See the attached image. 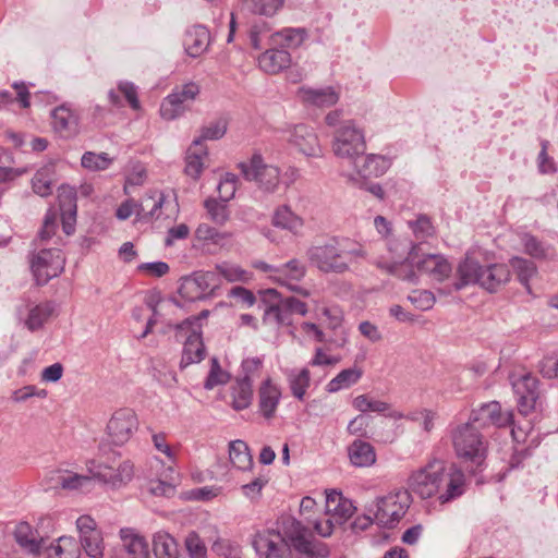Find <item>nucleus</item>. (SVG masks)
<instances>
[{"label":"nucleus","instance_id":"obj_1","mask_svg":"<svg viewBox=\"0 0 558 558\" xmlns=\"http://www.w3.org/2000/svg\"><path fill=\"white\" fill-rule=\"evenodd\" d=\"M283 534L274 530L258 532L253 538V547L263 558H290L291 549L307 556H315L312 532L294 518L282 522Z\"/></svg>","mask_w":558,"mask_h":558},{"label":"nucleus","instance_id":"obj_2","mask_svg":"<svg viewBox=\"0 0 558 558\" xmlns=\"http://www.w3.org/2000/svg\"><path fill=\"white\" fill-rule=\"evenodd\" d=\"M87 471L90 475H80L73 472H60L58 484L68 490L88 489L92 478H96L112 487H120L128 484L134 475V465L130 460L121 462L118 468L109 465L97 460L86 462Z\"/></svg>","mask_w":558,"mask_h":558},{"label":"nucleus","instance_id":"obj_3","mask_svg":"<svg viewBox=\"0 0 558 558\" xmlns=\"http://www.w3.org/2000/svg\"><path fill=\"white\" fill-rule=\"evenodd\" d=\"M312 265L323 272L342 274L349 269L354 257H363L364 251L357 243L349 240H331L311 246L306 252Z\"/></svg>","mask_w":558,"mask_h":558},{"label":"nucleus","instance_id":"obj_4","mask_svg":"<svg viewBox=\"0 0 558 558\" xmlns=\"http://www.w3.org/2000/svg\"><path fill=\"white\" fill-rule=\"evenodd\" d=\"M386 247L389 257L380 256L376 258L375 265L408 282H416L417 275L414 270V262L417 253L421 251L420 245L413 244L407 238L390 236L386 239Z\"/></svg>","mask_w":558,"mask_h":558},{"label":"nucleus","instance_id":"obj_5","mask_svg":"<svg viewBox=\"0 0 558 558\" xmlns=\"http://www.w3.org/2000/svg\"><path fill=\"white\" fill-rule=\"evenodd\" d=\"M244 179L254 182L265 194H275L281 183V171L277 166L265 163L260 154H254L248 161L239 163Z\"/></svg>","mask_w":558,"mask_h":558},{"label":"nucleus","instance_id":"obj_6","mask_svg":"<svg viewBox=\"0 0 558 558\" xmlns=\"http://www.w3.org/2000/svg\"><path fill=\"white\" fill-rule=\"evenodd\" d=\"M410 505L407 492L391 493L369 504L366 510L373 513L377 524L391 529L404 517Z\"/></svg>","mask_w":558,"mask_h":558},{"label":"nucleus","instance_id":"obj_7","mask_svg":"<svg viewBox=\"0 0 558 558\" xmlns=\"http://www.w3.org/2000/svg\"><path fill=\"white\" fill-rule=\"evenodd\" d=\"M452 442L459 458L481 465L486 458V445L476 426L466 422L452 432Z\"/></svg>","mask_w":558,"mask_h":558},{"label":"nucleus","instance_id":"obj_8","mask_svg":"<svg viewBox=\"0 0 558 558\" xmlns=\"http://www.w3.org/2000/svg\"><path fill=\"white\" fill-rule=\"evenodd\" d=\"M448 463L438 458L430 459L424 466L413 471L408 480L409 488L423 499L439 493V485Z\"/></svg>","mask_w":558,"mask_h":558},{"label":"nucleus","instance_id":"obj_9","mask_svg":"<svg viewBox=\"0 0 558 558\" xmlns=\"http://www.w3.org/2000/svg\"><path fill=\"white\" fill-rule=\"evenodd\" d=\"M366 150L365 135L353 120H345L333 133L332 151L350 162Z\"/></svg>","mask_w":558,"mask_h":558},{"label":"nucleus","instance_id":"obj_10","mask_svg":"<svg viewBox=\"0 0 558 558\" xmlns=\"http://www.w3.org/2000/svg\"><path fill=\"white\" fill-rule=\"evenodd\" d=\"M199 93V84L193 81L175 86L162 100L160 105V116L162 119L168 121L181 117L196 99Z\"/></svg>","mask_w":558,"mask_h":558},{"label":"nucleus","instance_id":"obj_11","mask_svg":"<svg viewBox=\"0 0 558 558\" xmlns=\"http://www.w3.org/2000/svg\"><path fill=\"white\" fill-rule=\"evenodd\" d=\"M284 138L298 153L307 158H322L324 149L315 130L307 124H295L287 128Z\"/></svg>","mask_w":558,"mask_h":558},{"label":"nucleus","instance_id":"obj_12","mask_svg":"<svg viewBox=\"0 0 558 558\" xmlns=\"http://www.w3.org/2000/svg\"><path fill=\"white\" fill-rule=\"evenodd\" d=\"M64 268V257L59 248L40 250L31 260V269L37 284H46Z\"/></svg>","mask_w":558,"mask_h":558},{"label":"nucleus","instance_id":"obj_13","mask_svg":"<svg viewBox=\"0 0 558 558\" xmlns=\"http://www.w3.org/2000/svg\"><path fill=\"white\" fill-rule=\"evenodd\" d=\"M57 305L52 301L33 303L28 300L17 306L16 313L20 320L31 332L41 329L46 323L56 314Z\"/></svg>","mask_w":558,"mask_h":558},{"label":"nucleus","instance_id":"obj_14","mask_svg":"<svg viewBox=\"0 0 558 558\" xmlns=\"http://www.w3.org/2000/svg\"><path fill=\"white\" fill-rule=\"evenodd\" d=\"M138 427L136 414L131 409L116 411L107 424V433L110 440L118 446L130 440Z\"/></svg>","mask_w":558,"mask_h":558},{"label":"nucleus","instance_id":"obj_15","mask_svg":"<svg viewBox=\"0 0 558 558\" xmlns=\"http://www.w3.org/2000/svg\"><path fill=\"white\" fill-rule=\"evenodd\" d=\"M80 542L83 550L89 558L104 557V537L97 529L95 520L89 515H81L76 520Z\"/></svg>","mask_w":558,"mask_h":558},{"label":"nucleus","instance_id":"obj_16","mask_svg":"<svg viewBox=\"0 0 558 558\" xmlns=\"http://www.w3.org/2000/svg\"><path fill=\"white\" fill-rule=\"evenodd\" d=\"M465 474L456 464L450 463L442 475L439 493L435 496L441 505H445L461 497L465 493Z\"/></svg>","mask_w":558,"mask_h":558},{"label":"nucleus","instance_id":"obj_17","mask_svg":"<svg viewBox=\"0 0 558 558\" xmlns=\"http://www.w3.org/2000/svg\"><path fill=\"white\" fill-rule=\"evenodd\" d=\"M512 389L518 399V408L521 414L531 413L539 397L538 379L531 375L524 374L511 380Z\"/></svg>","mask_w":558,"mask_h":558},{"label":"nucleus","instance_id":"obj_18","mask_svg":"<svg viewBox=\"0 0 558 558\" xmlns=\"http://www.w3.org/2000/svg\"><path fill=\"white\" fill-rule=\"evenodd\" d=\"M513 420L512 412H501L499 402L492 401L482 404L478 409L473 410L469 422L478 428L487 426L504 427L510 425Z\"/></svg>","mask_w":558,"mask_h":558},{"label":"nucleus","instance_id":"obj_19","mask_svg":"<svg viewBox=\"0 0 558 558\" xmlns=\"http://www.w3.org/2000/svg\"><path fill=\"white\" fill-rule=\"evenodd\" d=\"M306 274L305 265L299 259H291L275 269L272 278L289 290L296 292L305 298L310 296V291L300 287L296 282L302 280Z\"/></svg>","mask_w":558,"mask_h":558},{"label":"nucleus","instance_id":"obj_20","mask_svg":"<svg viewBox=\"0 0 558 558\" xmlns=\"http://www.w3.org/2000/svg\"><path fill=\"white\" fill-rule=\"evenodd\" d=\"M121 541L120 558H150L149 545L146 538L132 527L119 531Z\"/></svg>","mask_w":558,"mask_h":558},{"label":"nucleus","instance_id":"obj_21","mask_svg":"<svg viewBox=\"0 0 558 558\" xmlns=\"http://www.w3.org/2000/svg\"><path fill=\"white\" fill-rule=\"evenodd\" d=\"M428 274L433 280L442 282L449 278L452 267L450 263L439 254H420L414 262V270Z\"/></svg>","mask_w":558,"mask_h":558},{"label":"nucleus","instance_id":"obj_22","mask_svg":"<svg viewBox=\"0 0 558 558\" xmlns=\"http://www.w3.org/2000/svg\"><path fill=\"white\" fill-rule=\"evenodd\" d=\"M76 196L74 189L69 185H62L59 189L58 202L63 231L66 234H72L74 232L77 214Z\"/></svg>","mask_w":558,"mask_h":558},{"label":"nucleus","instance_id":"obj_23","mask_svg":"<svg viewBox=\"0 0 558 558\" xmlns=\"http://www.w3.org/2000/svg\"><path fill=\"white\" fill-rule=\"evenodd\" d=\"M281 399V390L271 378H266L258 389V410L266 418L275 417Z\"/></svg>","mask_w":558,"mask_h":558},{"label":"nucleus","instance_id":"obj_24","mask_svg":"<svg viewBox=\"0 0 558 558\" xmlns=\"http://www.w3.org/2000/svg\"><path fill=\"white\" fill-rule=\"evenodd\" d=\"M351 163L354 166L357 174L362 178L380 177L390 167V159L376 154L360 155Z\"/></svg>","mask_w":558,"mask_h":558},{"label":"nucleus","instance_id":"obj_25","mask_svg":"<svg viewBox=\"0 0 558 558\" xmlns=\"http://www.w3.org/2000/svg\"><path fill=\"white\" fill-rule=\"evenodd\" d=\"M177 338L185 337L183 353L180 361V367L185 368L191 364L199 363L205 357V345L202 340V336L197 333V329L195 331H184L181 336H178V331H175Z\"/></svg>","mask_w":558,"mask_h":558},{"label":"nucleus","instance_id":"obj_26","mask_svg":"<svg viewBox=\"0 0 558 558\" xmlns=\"http://www.w3.org/2000/svg\"><path fill=\"white\" fill-rule=\"evenodd\" d=\"M352 501L344 498L341 493L331 492L326 496V515L331 518L337 525H342L354 513Z\"/></svg>","mask_w":558,"mask_h":558},{"label":"nucleus","instance_id":"obj_27","mask_svg":"<svg viewBox=\"0 0 558 558\" xmlns=\"http://www.w3.org/2000/svg\"><path fill=\"white\" fill-rule=\"evenodd\" d=\"M210 44L209 31L203 25H194L189 28L184 36V49L192 58L201 57L207 51Z\"/></svg>","mask_w":558,"mask_h":558},{"label":"nucleus","instance_id":"obj_28","mask_svg":"<svg viewBox=\"0 0 558 558\" xmlns=\"http://www.w3.org/2000/svg\"><path fill=\"white\" fill-rule=\"evenodd\" d=\"M52 128L61 136L68 137L76 134L78 116L68 106L61 105L51 111Z\"/></svg>","mask_w":558,"mask_h":558},{"label":"nucleus","instance_id":"obj_29","mask_svg":"<svg viewBox=\"0 0 558 558\" xmlns=\"http://www.w3.org/2000/svg\"><path fill=\"white\" fill-rule=\"evenodd\" d=\"M510 279V270L505 264H492L483 267L478 284L489 292L497 291Z\"/></svg>","mask_w":558,"mask_h":558},{"label":"nucleus","instance_id":"obj_30","mask_svg":"<svg viewBox=\"0 0 558 558\" xmlns=\"http://www.w3.org/2000/svg\"><path fill=\"white\" fill-rule=\"evenodd\" d=\"M290 64L291 54L287 49H268L258 57L259 68L269 74H277Z\"/></svg>","mask_w":558,"mask_h":558},{"label":"nucleus","instance_id":"obj_31","mask_svg":"<svg viewBox=\"0 0 558 558\" xmlns=\"http://www.w3.org/2000/svg\"><path fill=\"white\" fill-rule=\"evenodd\" d=\"M14 537L16 543L28 554L37 556L40 554L45 541L39 536L38 532L34 530L27 522L17 524Z\"/></svg>","mask_w":558,"mask_h":558},{"label":"nucleus","instance_id":"obj_32","mask_svg":"<svg viewBox=\"0 0 558 558\" xmlns=\"http://www.w3.org/2000/svg\"><path fill=\"white\" fill-rule=\"evenodd\" d=\"M326 317L327 328L333 331V336L329 338L330 345L342 348L347 343V333L342 326L343 312L337 306L326 307L323 311Z\"/></svg>","mask_w":558,"mask_h":558},{"label":"nucleus","instance_id":"obj_33","mask_svg":"<svg viewBox=\"0 0 558 558\" xmlns=\"http://www.w3.org/2000/svg\"><path fill=\"white\" fill-rule=\"evenodd\" d=\"M299 95L304 102L319 108H327L336 105L339 94L332 87L325 88H300Z\"/></svg>","mask_w":558,"mask_h":558},{"label":"nucleus","instance_id":"obj_34","mask_svg":"<svg viewBox=\"0 0 558 558\" xmlns=\"http://www.w3.org/2000/svg\"><path fill=\"white\" fill-rule=\"evenodd\" d=\"M350 461L359 468H367L376 462L374 447L362 439L354 440L348 448Z\"/></svg>","mask_w":558,"mask_h":558},{"label":"nucleus","instance_id":"obj_35","mask_svg":"<svg viewBox=\"0 0 558 558\" xmlns=\"http://www.w3.org/2000/svg\"><path fill=\"white\" fill-rule=\"evenodd\" d=\"M153 551L155 558H180L177 539L165 531H159L154 534Z\"/></svg>","mask_w":558,"mask_h":558},{"label":"nucleus","instance_id":"obj_36","mask_svg":"<svg viewBox=\"0 0 558 558\" xmlns=\"http://www.w3.org/2000/svg\"><path fill=\"white\" fill-rule=\"evenodd\" d=\"M165 199L163 193L158 190L147 192L137 204L136 215L143 219L159 217Z\"/></svg>","mask_w":558,"mask_h":558},{"label":"nucleus","instance_id":"obj_37","mask_svg":"<svg viewBox=\"0 0 558 558\" xmlns=\"http://www.w3.org/2000/svg\"><path fill=\"white\" fill-rule=\"evenodd\" d=\"M483 266L478 264V262L465 258L460 263L458 267V276L459 280L454 282V290H461L465 286L469 284H478L480 276L482 274Z\"/></svg>","mask_w":558,"mask_h":558},{"label":"nucleus","instance_id":"obj_38","mask_svg":"<svg viewBox=\"0 0 558 558\" xmlns=\"http://www.w3.org/2000/svg\"><path fill=\"white\" fill-rule=\"evenodd\" d=\"M287 381L292 396L302 401L311 384V373L307 368L290 369L287 372Z\"/></svg>","mask_w":558,"mask_h":558},{"label":"nucleus","instance_id":"obj_39","mask_svg":"<svg viewBox=\"0 0 558 558\" xmlns=\"http://www.w3.org/2000/svg\"><path fill=\"white\" fill-rule=\"evenodd\" d=\"M272 223L281 229L298 234L304 225L303 219L294 214L287 205L280 206L274 214Z\"/></svg>","mask_w":558,"mask_h":558},{"label":"nucleus","instance_id":"obj_40","mask_svg":"<svg viewBox=\"0 0 558 558\" xmlns=\"http://www.w3.org/2000/svg\"><path fill=\"white\" fill-rule=\"evenodd\" d=\"M363 376V371L360 367L353 366L342 369L336 377H333L326 386L329 393H336L342 389H348L355 385Z\"/></svg>","mask_w":558,"mask_h":558},{"label":"nucleus","instance_id":"obj_41","mask_svg":"<svg viewBox=\"0 0 558 558\" xmlns=\"http://www.w3.org/2000/svg\"><path fill=\"white\" fill-rule=\"evenodd\" d=\"M251 378H239L232 387V402L231 405L235 411L247 409L253 399Z\"/></svg>","mask_w":558,"mask_h":558},{"label":"nucleus","instance_id":"obj_42","mask_svg":"<svg viewBox=\"0 0 558 558\" xmlns=\"http://www.w3.org/2000/svg\"><path fill=\"white\" fill-rule=\"evenodd\" d=\"M307 38V31L303 27H287L274 35V40L280 44L282 49H294L300 47Z\"/></svg>","mask_w":558,"mask_h":558},{"label":"nucleus","instance_id":"obj_43","mask_svg":"<svg viewBox=\"0 0 558 558\" xmlns=\"http://www.w3.org/2000/svg\"><path fill=\"white\" fill-rule=\"evenodd\" d=\"M229 457L231 463L240 470H247L253 464V458L250 453L248 446L240 439L230 442Z\"/></svg>","mask_w":558,"mask_h":558},{"label":"nucleus","instance_id":"obj_44","mask_svg":"<svg viewBox=\"0 0 558 558\" xmlns=\"http://www.w3.org/2000/svg\"><path fill=\"white\" fill-rule=\"evenodd\" d=\"M215 269L220 277L225 278L228 282H242L247 283L252 280L253 274L243 269L241 266L222 262L215 266Z\"/></svg>","mask_w":558,"mask_h":558},{"label":"nucleus","instance_id":"obj_45","mask_svg":"<svg viewBox=\"0 0 558 558\" xmlns=\"http://www.w3.org/2000/svg\"><path fill=\"white\" fill-rule=\"evenodd\" d=\"M206 157V147L198 146L196 148L193 143L186 153L185 173L193 179H198L203 171L204 158Z\"/></svg>","mask_w":558,"mask_h":558},{"label":"nucleus","instance_id":"obj_46","mask_svg":"<svg viewBox=\"0 0 558 558\" xmlns=\"http://www.w3.org/2000/svg\"><path fill=\"white\" fill-rule=\"evenodd\" d=\"M187 282L196 286L205 295H214L221 283L216 269L213 271L197 272L192 279L187 280Z\"/></svg>","mask_w":558,"mask_h":558},{"label":"nucleus","instance_id":"obj_47","mask_svg":"<svg viewBox=\"0 0 558 558\" xmlns=\"http://www.w3.org/2000/svg\"><path fill=\"white\" fill-rule=\"evenodd\" d=\"M204 207L209 219L217 226H225L230 219L227 202L210 197L204 202Z\"/></svg>","mask_w":558,"mask_h":558},{"label":"nucleus","instance_id":"obj_48","mask_svg":"<svg viewBox=\"0 0 558 558\" xmlns=\"http://www.w3.org/2000/svg\"><path fill=\"white\" fill-rule=\"evenodd\" d=\"M242 4L251 13L272 16L284 3V0H241Z\"/></svg>","mask_w":558,"mask_h":558},{"label":"nucleus","instance_id":"obj_49","mask_svg":"<svg viewBox=\"0 0 558 558\" xmlns=\"http://www.w3.org/2000/svg\"><path fill=\"white\" fill-rule=\"evenodd\" d=\"M228 129V121L225 118H219L208 125L204 126L201 131V136L195 138L194 146L197 148L198 146H203L204 141H216L221 138Z\"/></svg>","mask_w":558,"mask_h":558},{"label":"nucleus","instance_id":"obj_50","mask_svg":"<svg viewBox=\"0 0 558 558\" xmlns=\"http://www.w3.org/2000/svg\"><path fill=\"white\" fill-rule=\"evenodd\" d=\"M408 227L411 229L414 236L420 241H425L435 235L436 229L433 226L430 218L426 215H418L416 219L409 220Z\"/></svg>","mask_w":558,"mask_h":558},{"label":"nucleus","instance_id":"obj_51","mask_svg":"<svg viewBox=\"0 0 558 558\" xmlns=\"http://www.w3.org/2000/svg\"><path fill=\"white\" fill-rule=\"evenodd\" d=\"M352 405L355 410L360 411L361 413H385L386 411L390 410L389 403L380 400H373L367 395H360L355 397L352 401Z\"/></svg>","mask_w":558,"mask_h":558},{"label":"nucleus","instance_id":"obj_52","mask_svg":"<svg viewBox=\"0 0 558 558\" xmlns=\"http://www.w3.org/2000/svg\"><path fill=\"white\" fill-rule=\"evenodd\" d=\"M229 374L225 372L217 357L210 360V371L204 383V388L207 390L214 389L216 386L225 385L229 381Z\"/></svg>","mask_w":558,"mask_h":558},{"label":"nucleus","instance_id":"obj_53","mask_svg":"<svg viewBox=\"0 0 558 558\" xmlns=\"http://www.w3.org/2000/svg\"><path fill=\"white\" fill-rule=\"evenodd\" d=\"M73 547L72 538L60 537L57 545L48 548V558H78V550Z\"/></svg>","mask_w":558,"mask_h":558},{"label":"nucleus","instance_id":"obj_54","mask_svg":"<svg viewBox=\"0 0 558 558\" xmlns=\"http://www.w3.org/2000/svg\"><path fill=\"white\" fill-rule=\"evenodd\" d=\"M111 161L112 160L107 153L96 154L93 151H86L81 159L82 166L93 171L107 169Z\"/></svg>","mask_w":558,"mask_h":558},{"label":"nucleus","instance_id":"obj_55","mask_svg":"<svg viewBox=\"0 0 558 558\" xmlns=\"http://www.w3.org/2000/svg\"><path fill=\"white\" fill-rule=\"evenodd\" d=\"M209 316L208 310H203L198 315L191 316L184 319L183 322L175 324V325H169V328L174 329L178 331V336H181L184 331H195L197 329V333L202 336V324L201 322L206 319Z\"/></svg>","mask_w":558,"mask_h":558},{"label":"nucleus","instance_id":"obj_56","mask_svg":"<svg viewBox=\"0 0 558 558\" xmlns=\"http://www.w3.org/2000/svg\"><path fill=\"white\" fill-rule=\"evenodd\" d=\"M185 548L189 553L190 558H206L207 557V548L199 537V535L195 532H191L185 537Z\"/></svg>","mask_w":558,"mask_h":558},{"label":"nucleus","instance_id":"obj_57","mask_svg":"<svg viewBox=\"0 0 558 558\" xmlns=\"http://www.w3.org/2000/svg\"><path fill=\"white\" fill-rule=\"evenodd\" d=\"M511 265L513 269L517 271L520 282L523 284L527 283V281L535 274L536 270L533 262L521 257L512 258Z\"/></svg>","mask_w":558,"mask_h":558},{"label":"nucleus","instance_id":"obj_58","mask_svg":"<svg viewBox=\"0 0 558 558\" xmlns=\"http://www.w3.org/2000/svg\"><path fill=\"white\" fill-rule=\"evenodd\" d=\"M408 300L418 310L428 311L435 304V296L427 290H414L408 295Z\"/></svg>","mask_w":558,"mask_h":558},{"label":"nucleus","instance_id":"obj_59","mask_svg":"<svg viewBox=\"0 0 558 558\" xmlns=\"http://www.w3.org/2000/svg\"><path fill=\"white\" fill-rule=\"evenodd\" d=\"M236 181L238 178L233 173H226V175L220 180L217 191L219 193V199L223 202H229L234 197L236 191Z\"/></svg>","mask_w":558,"mask_h":558},{"label":"nucleus","instance_id":"obj_60","mask_svg":"<svg viewBox=\"0 0 558 558\" xmlns=\"http://www.w3.org/2000/svg\"><path fill=\"white\" fill-rule=\"evenodd\" d=\"M226 233L219 232L215 227L208 223H199L195 230V236L198 241L211 242L217 244L220 240L226 238Z\"/></svg>","mask_w":558,"mask_h":558},{"label":"nucleus","instance_id":"obj_61","mask_svg":"<svg viewBox=\"0 0 558 558\" xmlns=\"http://www.w3.org/2000/svg\"><path fill=\"white\" fill-rule=\"evenodd\" d=\"M171 477L166 474L163 480H151L149 482V492L156 496H170L174 493V485L170 482Z\"/></svg>","mask_w":558,"mask_h":558},{"label":"nucleus","instance_id":"obj_62","mask_svg":"<svg viewBox=\"0 0 558 558\" xmlns=\"http://www.w3.org/2000/svg\"><path fill=\"white\" fill-rule=\"evenodd\" d=\"M229 298L236 299L239 302H241L246 307H252L256 303V296L254 293L241 286L233 287L229 291Z\"/></svg>","mask_w":558,"mask_h":558},{"label":"nucleus","instance_id":"obj_63","mask_svg":"<svg viewBox=\"0 0 558 558\" xmlns=\"http://www.w3.org/2000/svg\"><path fill=\"white\" fill-rule=\"evenodd\" d=\"M169 265L166 262L143 263L138 266V270L153 277H163L169 272Z\"/></svg>","mask_w":558,"mask_h":558},{"label":"nucleus","instance_id":"obj_64","mask_svg":"<svg viewBox=\"0 0 558 558\" xmlns=\"http://www.w3.org/2000/svg\"><path fill=\"white\" fill-rule=\"evenodd\" d=\"M33 190L40 196H48L52 192L51 181L46 178L44 172H37L32 180Z\"/></svg>","mask_w":558,"mask_h":558}]
</instances>
